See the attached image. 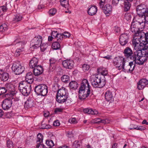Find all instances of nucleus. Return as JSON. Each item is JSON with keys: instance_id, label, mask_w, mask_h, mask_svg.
Returning a JSON list of instances; mask_svg holds the SVG:
<instances>
[{"instance_id": "nucleus-1", "label": "nucleus", "mask_w": 148, "mask_h": 148, "mask_svg": "<svg viewBox=\"0 0 148 148\" xmlns=\"http://www.w3.org/2000/svg\"><path fill=\"white\" fill-rule=\"evenodd\" d=\"M79 98L80 99H84L90 94V90L88 81L84 79L82 81L79 91Z\"/></svg>"}, {"instance_id": "nucleus-2", "label": "nucleus", "mask_w": 148, "mask_h": 148, "mask_svg": "<svg viewBox=\"0 0 148 148\" xmlns=\"http://www.w3.org/2000/svg\"><path fill=\"white\" fill-rule=\"evenodd\" d=\"M144 19V18L139 17L138 21H136L132 23L131 30L134 34L135 36H138V34L140 32L139 30L144 27L146 22Z\"/></svg>"}, {"instance_id": "nucleus-3", "label": "nucleus", "mask_w": 148, "mask_h": 148, "mask_svg": "<svg viewBox=\"0 0 148 148\" xmlns=\"http://www.w3.org/2000/svg\"><path fill=\"white\" fill-rule=\"evenodd\" d=\"M142 57L141 49H134L130 59L133 60L134 63L139 65H142L145 62L146 58Z\"/></svg>"}, {"instance_id": "nucleus-4", "label": "nucleus", "mask_w": 148, "mask_h": 148, "mask_svg": "<svg viewBox=\"0 0 148 148\" xmlns=\"http://www.w3.org/2000/svg\"><path fill=\"white\" fill-rule=\"evenodd\" d=\"M89 81L92 86L95 88H101L105 84V82L101 80V77L99 75L91 76Z\"/></svg>"}, {"instance_id": "nucleus-5", "label": "nucleus", "mask_w": 148, "mask_h": 148, "mask_svg": "<svg viewBox=\"0 0 148 148\" xmlns=\"http://www.w3.org/2000/svg\"><path fill=\"white\" fill-rule=\"evenodd\" d=\"M68 98L67 94L65 88L60 89L57 91L56 98V101L59 103H64Z\"/></svg>"}, {"instance_id": "nucleus-6", "label": "nucleus", "mask_w": 148, "mask_h": 148, "mask_svg": "<svg viewBox=\"0 0 148 148\" xmlns=\"http://www.w3.org/2000/svg\"><path fill=\"white\" fill-rule=\"evenodd\" d=\"M136 11L138 16L139 17L145 18L148 20V9L144 5H138L136 8Z\"/></svg>"}, {"instance_id": "nucleus-7", "label": "nucleus", "mask_w": 148, "mask_h": 148, "mask_svg": "<svg viewBox=\"0 0 148 148\" xmlns=\"http://www.w3.org/2000/svg\"><path fill=\"white\" fill-rule=\"evenodd\" d=\"M34 91L38 95L45 96L48 92L47 87L45 84H40L35 86Z\"/></svg>"}, {"instance_id": "nucleus-8", "label": "nucleus", "mask_w": 148, "mask_h": 148, "mask_svg": "<svg viewBox=\"0 0 148 148\" xmlns=\"http://www.w3.org/2000/svg\"><path fill=\"white\" fill-rule=\"evenodd\" d=\"M126 60L124 57L119 56L115 57L113 60L112 63L114 66L116 67L120 68L122 69L124 65L126 63Z\"/></svg>"}, {"instance_id": "nucleus-9", "label": "nucleus", "mask_w": 148, "mask_h": 148, "mask_svg": "<svg viewBox=\"0 0 148 148\" xmlns=\"http://www.w3.org/2000/svg\"><path fill=\"white\" fill-rule=\"evenodd\" d=\"M42 41V37L41 36L39 35L35 37L30 43L31 48L34 49L40 47Z\"/></svg>"}, {"instance_id": "nucleus-10", "label": "nucleus", "mask_w": 148, "mask_h": 148, "mask_svg": "<svg viewBox=\"0 0 148 148\" xmlns=\"http://www.w3.org/2000/svg\"><path fill=\"white\" fill-rule=\"evenodd\" d=\"M12 70L16 75H19L21 74L24 71L25 68L18 63L14 62L12 66Z\"/></svg>"}, {"instance_id": "nucleus-11", "label": "nucleus", "mask_w": 148, "mask_h": 148, "mask_svg": "<svg viewBox=\"0 0 148 148\" xmlns=\"http://www.w3.org/2000/svg\"><path fill=\"white\" fill-rule=\"evenodd\" d=\"M17 43H18L19 46L21 45L22 46L21 48H18L15 51L14 53V55L15 56L17 57L19 56L21 54V52H22L23 51L24 49V46L25 45V43L23 42H20L19 40V39L18 38L15 39L14 41L13 42L12 44V45H15Z\"/></svg>"}, {"instance_id": "nucleus-12", "label": "nucleus", "mask_w": 148, "mask_h": 148, "mask_svg": "<svg viewBox=\"0 0 148 148\" xmlns=\"http://www.w3.org/2000/svg\"><path fill=\"white\" fill-rule=\"evenodd\" d=\"M135 64L134 62H130L128 64L124 65L122 68L123 71L125 73H132L134 70L135 67Z\"/></svg>"}, {"instance_id": "nucleus-13", "label": "nucleus", "mask_w": 148, "mask_h": 148, "mask_svg": "<svg viewBox=\"0 0 148 148\" xmlns=\"http://www.w3.org/2000/svg\"><path fill=\"white\" fill-rule=\"evenodd\" d=\"M138 34L140 39H142L143 38H145V41H143V43H141V45H148V32H147L145 30L141 31Z\"/></svg>"}, {"instance_id": "nucleus-14", "label": "nucleus", "mask_w": 148, "mask_h": 148, "mask_svg": "<svg viewBox=\"0 0 148 148\" xmlns=\"http://www.w3.org/2000/svg\"><path fill=\"white\" fill-rule=\"evenodd\" d=\"M129 40V36L128 34H123L120 37L119 42L121 45L123 46L125 45Z\"/></svg>"}, {"instance_id": "nucleus-15", "label": "nucleus", "mask_w": 148, "mask_h": 148, "mask_svg": "<svg viewBox=\"0 0 148 148\" xmlns=\"http://www.w3.org/2000/svg\"><path fill=\"white\" fill-rule=\"evenodd\" d=\"M64 68L69 69H71L74 66V62L72 60H64L62 63Z\"/></svg>"}, {"instance_id": "nucleus-16", "label": "nucleus", "mask_w": 148, "mask_h": 148, "mask_svg": "<svg viewBox=\"0 0 148 148\" xmlns=\"http://www.w3.org/2000/svg\"><path fill=\"white\" fill-rule=\"evenodd\" d=\"M148 84V81L145 79H142L137 83V88L139 90H143Z\"/></svg>"}, {"instance_id": "nucleus-17", "label": "nucleus", "mask_w": 148, "mask_h": 148, "mask_svg": "<svg viewBox=\"0 0 148 148\" xmlns=\"http://www.w3.org/2000/svg\"><path fill=\"white\" fill-rule=\"evenodd\" d=\"M12 104L11 100L10 99H6L3 101L2 105V108L4 110H8L11 107Z\"/></svg>"}, {"instance_id": "nucleus-18", "label": "nucleus", "mask_w": 148, "mask_h": 148, "mask_svg": "<svg viewBox=\"0 0 148 148\" xmlns=\"http://www.w3.org/2000/svg\"><path fill=\"white\" fill-rule=\"evenodd\" d=\"M33 69V74L35 76L40 75L42 74L43 71L42 67L40 65H38L37 67H36Z\"/></svg>"}, {"instance_id": "nucleus-19", "label": "nucleus", "mask_w": 148, "mask_h": 148, "mask_svg": "<svg viewBox=\"0 0 148 148\" xmlns=\"http://www.w3.org/2000/svg\"><path fill=\"white\" fill-rule=\"evenodd\" d=\"M35 106V102L31 98H29L25 103L24 107L27 109L34 107Z\"/></svg>"}, {"instance_id": "nucleus-20", "label": "nucleus", "mask_w": 148, "mask_h": 148, "mask_svg": "<svg viewBox=\"0 0 148 148\" xmlns=\"http://www.w3.org/2000/svg\"><path fill=\"white\" fill-rule=\"evenodd\" d=\"M28 86L22 90H19L22 94L25 96H27L30 92L31 90V86L30 84H28Z\"/></svg>"}, {"instance_id": "nucleus-21", "label": "nucleus", "mask_w": 148, "mask_h": 148, "mask_svg": "<svg viewBox=\"0 0 148 148\" xmlns=\"http://www.w3.org/2000/svg\"><path fill=\"white\" fill-rule=\"evenodd\" d=\"M142 57L147 58L148 57V45H144L141 48Z\"/></svg>"}, {"instance_id": "nucleus-22", "label": "nucleus", "mask_w": 148, "mask_h": 148, "mask_svg": "<svg viewBox=\"0 0 148 148\" xmlns=\"http://www.w3.org/2000/svg\"><path fill=\"white\" fill-rule=\"evenodd\" d=\"M140 42L138 38H136L133 40L132 43L134 49H140V48L143 46L144 45H141V43H143V42H141L139 44Z\"/></svg>"}, {"instance_id": "nucleus-23", "label": "nucleus", "mask_w": 148, "mask_h": 148, "mask_svg": "<svg viewBox=\"0 0 148 148\" xmlns=\"http://www.w3.org/2000/svg\"><path fill=\"white\" fill-rule=\"evenodd\" d=\"M133 53L132 50L128 47L126 48L123 51V53L125 57L130 59V57L132 56Z\"/></svg>"}, {"instance_id": "nucleus-24", "label": "nucleus", "mask_w": 148, "mask_h": 148, "mask_svg": "<svg viewBox=\"0 0 148 148\" xmlns=\"http://www.w3.org/2000/svg\"><path fill=\"white\" fill-rule=\"evenodd\" d=\"M9 78V75L8 73L3 72L2 70H0V79L3 81H7Z\"/></svg>"}, {"instance_id": "nucleus-25", "label": "nucleus", "mask_w": 148, "mask_h": 148, "mask_svg": "<svg viewBox=\"0 0 148 148\" xmlns=\"http://www.w3.org/2000/svg\"><path fill=\"white\" fill-rule=\"evenodd\" d=\"M97 10V7L95 5H91L88 10V13L90 15L93 16L96 14Z\"/></svg>"}, {"instance_id": "nucleus-26", "label": "nucleus", "mask_w": 148, "mask_h": 148, "mask_svg": "<svg viewBox=\"0 0 148 148\" xmlns=\"http://www.w3.org/2000/svg\"><path fill=\"white\" fill-rule=\"evenodd\" d=\"M38 62V59L36 58H33L30 61L29 66L31 68L33 69L37 67L38 65H37Z\"/></svg>"}, {"instance_id": "nucleus-27", "label": "nucleus", "mask_w": 148, "mask_h": 148, "mask_svg": "<svg viewBox=\"0 0 148 148\" xmlns=\"http://www.w3.org/2000/svg\"><path fill=\"white\" fill-rule=\"evenodd\" d=\"M26 82H27L28 84H32L34 81L33 75L31 72L27 73L25 77Z\"/></svg>"}, {"instance_id": "nucleus-28", "label": "nucleus", "mask_w": 148, "mask_h": 148, "mask_svg": "<svg viewBox=\"0 0 148 148\" xmlns=\"http://www.w3.org/2000/svg\"><path fill=\"white\" fill-rule=\"evenodd\" d=\"M97 71L99 74L100 75H102L103 76H106L108 73L107 70L105 68L102 67H101L97 69Z\"/></svg>"}, {"instance_id": "nucleus-29", "label": "nucleus", "mask_w": 148, "mask_h": 148, "mask_svg": "<svg viewBox=\"0 0 148 148\" xmlns=\"http://www.w3.org/2000/svg\"><path fill=\"white\" fill-rule=\"evenodd\" d=\"M112 10V7L109 4H106L104 7V12L106 14L110 13Z\"/></svg>"}, {"instance_id": "nucleus-30", "label": "nucleus", "mask_w": 148, "mask_h": 148, "mask_svg": "<svg viewBox=\"0 0 148 148\" xmlns=\"http://www.w3.org/2000/svg\"><path fill=\"white\" fill-rule=\"evenodd\" d=\"M105 98L107 101L112 100L113 96L112 93L110 91H106L105 94Z\"/></svg>"}, {"instance_id": "nucleus-31", "label": "nucleus", "mask_w": 148, "mask_h": 148, "mask_svg": "<svg viewBox=\"0 0 148 148\" xmlns=\"http://www.w3.org/2000/svg\"><path fill=\"white\" fill-rule=\"evenodd\" d=\"M70 88L73 89H76L78 87V84L77 82L75 81L71 82L69 83Z\"/></svg>"}, {"instance_id": "nucleus-32", "label": "nucleus", "mask_w": 148, "mask_h": 148, "mask_svg": "<svg viewBox=\"0 0 148 148\" xmlns=\"http://www.w3.org/2000/svg\"><path fill=\"white\" fill-rule=\"evenodd\" d=\"M94 123H102L104 124H106L108 123L107 119L101 120L99 118H96L94 119Z\"/></svg>"}, {"instance_id": "nucleus-33", "label": "nucleus", "mask_w": 148, "mask_h": 148, "mask_svg": "<svg viewBox=\"0 0 148 148\" xmlns=\"http://www.w3.org/2000/svg\"><path fill=\"white\" fill-rule=\"evenodd\" d=\"M28 84L27 82L23 81L21 82L19 84L18 86V89L20 90H22L23 88H26V86H28Z\"/></svg>"}, {"instance_id": "nucleus-34", "label": "nucleus", "mask_w": 148, "mask_h": 148, "mask_svg": "<svg viewBox=\"0 0 148 148\" xmlns=\"http://www.w3.org/2000/svg\"><path fill=\"white\" fill-rule=\"evenodd\" d=\"M22 18V16L19 14H16L14 17L13 21L15 22H17L21 21Z\"/></svg>"}, {"instance_id": "nucleus-35", "label": "nucleus", "mask_w": 148, "mask_h": 148, "mask_svg": "<svg viewBox=\"0 0 148 148\" xmlns=\"http://www.w3.org/2000/svg\"><path fill=\"white\" fill-rule=\"evenodd\" d=\"M130 3V2L124 0V4L125 11H127L130 10L131 7V4Z\"/></svg>"}, {"instance_id": "nucleus-36", "label": "nucleus", "mask_w": 148, "mask_h": 148, "mask_svg": "<svg viewBox=\"0 0 148 148\" xmlns=\"http://www.w3.org/2000/svg\"><path fill=\"white\" fill-rule=\"evenodd\" d=\"M46 144L48 147L47 148H54L53 147L54 146V144L52 140H46Z\"/></svg>"}, {"instance_id": "nucleus-37", "label": "nucleus", "mask_w": 148, "mask_h": 148, "mask_svg": "<svg viewBox=\"0 0 148 148\" xmlns=\"http://www.w3.org/2000/svg\"><path fill=\"white\" fill-rule=\"evenodd\" d=\"M60 47V45L59 42H57L56 41L54 42L52 45V48L55 50L59 49Z\"/></svg>"}, {"instance_id": "nucleus-38", "label": "nucleus", "mask_w": 148, "mask_h": 148, "mask_svg": "<svg viewBox=\"0 0 148 148\" xmlns=\"http://www.w3.org/2000/svg\"><path fill=\"white\" fill-rule=\"evenodd\" d=\"M61 79L62 81L64 82L67 83L69 81L70 77L68 75H64L61 77Z\"/></svg>"}, {"instance_id": "nucleus-39", "label": "nucleus", "mask_w": 148, "mask_h": 148, "mask_svg": "<svg viewBox=\"0 0 148 148\" xmlns=\"http://www.w3.org/2000/svg\"><path fill=\"white\" fill-rule=\"evenodd\" d=\"M5 88L7 89V90H8L10 91H13V90L14 88L13 85L10 83H6L5 85Z\"/></svg>"}, {"instance_id": "nucleus-40", "label": "nucleus", "mask_w": 148, "mask_h": 148, "mask_svg": "<svg viewBox=\"0 0 148 148\" xmlns=\"http://www.w3.org/2000/svg\"><path fill=\"white\" fill-rule=\"evenodd\" d=\"M60 3L61 5L65 8L69 7V3L68 0H60Z\"/></svg>"}, {"instance_id": "nucleus-41", "label": "nucleus", "mask_w": 148, "mask_h": 148, "mask_svg": "<svg viewBox=\"0 0 148 148\" xmlns=\"http://www.w3.org/2000/svg\"><path fill=\"white\" fill-rule=\"evenodd\" d=\"M8 26L5 24H3L0 26V32H3L7 30Z\"/></svg>"}, {"instance_id": "nucleus-42", "label": "nucleus", "mask_w": 148, "mask_h": 148, "mask_svg": "<svg viewBox=\"0 0 148 148\" xmlns=\"http://www.w3.org/2000/svg\"><path fill=\"white\" fill-rule=\"evenodd\" d=\"M80 145L81 142L77 140L74 142L72 146L73 148H80Z\"/></svg>"}, {"instance_id": "nucleus-43", "label": "nucleus", "mask_w": 148, "mask_h": 148, "mask_svg": "<svg viewBox=\"0 0 148 148\" xmlns=\"http://www.w3.org/2000/svg\"><path fill=\"white\" fill-rule=\"evenodd\" d=\"M63 38V36L61 34H59L58 35L54 38L55 40H57V42H61Z\"/></svg>"}, {"instance_id": "nucleus-44", "label": "nucleus", "mask_w": 148, "mask_h": 148, "mask_svg": "<svg viewBox=\"0 0 148 148\" xmlns=\"http://www.w3.org/2000/svg\"><path fill=\"white\" fill-rule=\"evenodd\" d=\"M37 140L36 141V143L43 142V136L42 135L40 134L39 133L37 135Z\"/></svg>"}, {"instance_id": "nucleus-45", "label": "nucleus", "mask_w": 148, "mask_h": 148, "mask_svg": "<svg viewBox=\"0 0 148 148\" xmlns=\"http://www.w3.org/2000/svg\"><path fill=\"white\" fill-rule=\"evenodd\" d=\"M7 148H13L14 147L13 142L10 140H8L6 142Z\"/></svg>"}, {"instance_id": "nucleus-46", "label": "nucleus", "mask_w": 148, "mask_h": 148, "mask_svg": "<svg viewBox=\"0 0 148 148\" xmlns=\"http://www.w3.org/2000/svg\"><path fill=\"white\" fill-rule=\"evenodd\" d=\"M48 46V45L47 43H41L40 46L41 51H44L47 47Z\"/></svg>"}, {"instance_id": "nucleus-47", "label": "nucleus", "mask_w": 148, "mask_h": 148, "mask_svg": "<svg viewBox=\"0 0 148 148\" xmlns=\"http://www.w3.org/2000/svg\"><path fill=\"white\" fill-rule=\"evenodd\" d=\"M131 15L130 13H126L124 15V19L129 21L131 19Z\"/></svg>"}, {"instance_id": "nucleus-48", "label": "nucleus", "mask_w": 148, "mask_h": 148, "mask_svg": "<svg viewBox=\"0 0 148 148\" xmlns=\"http://www.w3.org/2000/svg\"><path fill=\"white\" fill-rule=\"evenodd\" d=\"M83 112L85 113H87L88 114H92V113H93L92 110L91 109L88 108H86L84 109L83 110Z\"/></svg>"}, {"instance_id": "nucleus-49", "label": "nucleus", "mask_w": 148, "mask_h": 148, "mask_svg": "<svg viewBox=\"0 0 148 148\" xmlns=\"http://www.w3.org/2000/svg\"><path fill=\"white\" fill-rule=\"evenodd\" d=\"M36 148H46L45 146L42 143L39 142L37 143Z\"/></svg>"}, {"instance_id": "nucleus-50", "label": "nucleus", "mask_w": 148, "mask_h": 148, "mask_svg": "<svg viewBox=\"0 0 148 148\" xmlns=\"http://www.w3.org/2000/svg\"><path fill=\"white\" fill-rule=\"evenodd\" d=\"M56 12V10L55 9H51L49 10V13L50 16L54 15Z\"/></svg>"}, {"instance_id": "nucleus-51", "label": "nucleus", "mask_w": 148, "mask_h": 148, "mask_svg": "<svg viewBox=\"0 0 148 148\" xmlns=\"http://www.w3.org/2000/svg\"><path fill=\"white\" fill-rule=\"evenodd\" d=\"M63 110V109L61 108H57L55 109L54 112L56 114H59L62 112Z\"/></svg>"}, {"instance_id": "nucleus-52", "label": "nucleus", "mask_w": 148, "mask_h": 148, "mask_svg": "<svg viewBox=\"0 0 148 148\" xmlns=\"http://www.w3.org/2000/svg\"><path fill=\"white\" fill-rule=\"evenodd\" d=\"M56 68L55 65L50 64L49 72H53Z\"/></svg>"}, {"instance_id": "nucleus-53", "label": "nucleus", "mask_w": 148, "mask_h": 148, "mask_svg": "<svg viewBox=\"0 0 148 148\" xmlns=\"http://www.w3.org/2000/svg\"><path fill=\"white\" fill-rule=\"evenodd\" d=\"M82 68L83 70L85 71L88 70L89 69L90 66L88 65L84 64L83 65Z\"/></svg>"}, {"instance_id": "nucleus-54", "label": "nucleus", "mask_w": 148, "mask_h": 148, "mask_svg": "<svg viewBox=\"0 0 148 148\" xmlns=\"http://www.w3.org/2000/svg\"><path fill=\"white\" fill-rule=\"evenodd\" d=\"M7 9V8L5 6H3L0 7V15L1 14L2 12L6 11Z\"/></svg>"}, {"instance_id": "nucleus-55", "label": "nucleus", "mask_w": 148, "mask_h": 148, "mask_svg": "<svg viewBox=\"0 0 148 148\" xmlns=\"http://www.w3.org/2000/svg\"><path fill=\"white\" fill-rule=\"evenodd\" d=\"M135 128L137 130L143 131L145 130L146 129V127L144 126H136V128Z\"/></svg>"}, {"instance_id": "nucleus-56", "label": "nucleus", "mask_w": 148, "mask_h": 148, "mask_svg": "<svg viewBox=\"0 0 148 148\" xmlns=\"http://www.w3.org/2000/svg\"><path fill=\"white\" fill-rule=\"evenodd\" d=\"M69 121L71 123L75 124L77 123V121L75 118H71L69 120Z\"/></svg>"}, {"instance_id": "nucleus-57", "label": "nucleus", "mask_w": 148, "mask_h": 148, "mask_svg": "<svg viewBox=\"0 0 148 148\" xmlns=\"http://www.w3.org/2000/svg\"><path fill=\"white\" fill-rule=\"evenodd\" d=\"M62 34L64 37L66 38H69L70 36V34L68 32H64L63 34Z\"/></svg>"}, {"instance_id": "nucleus-58", "label": "nucleus", "mask_w": 148, "mask_h": 148, "mask_svg": "<svg viewBox=\"0 0 148 148\" xmlns=\"http://www.w3.org/2000/svg\"><path fill=\"white\" fill-rule=\"evenodd\" d=\"M58 34H59L57 31H53L51 32V36H54V38H55Z\"/></svg>"}, {"instance_id": "nucleus-59", "label": "nucleus", "mask_w": 148, "mask_h": 148, "mask_svg": "<svg viewBox=\"0 0 148 148\" xmlns=\"http://www.w3.org/2000/svg\"><path fill=\"white\" fill-rule=\"evenodd\" d=\"M50 64L55 65V63L56 62V60L55 59L53 58H52L49 60Z\"/></svg>"}, {"instance_id": "nucleus-60", "label": "nucleus", "mask_w": 148, "mask_h": 148, "mask_svg": "<svg viewBox=\"0 0 148 148\" xmlns=\"http://www.w3.org/2000/svg\"><path fill=\"white\" fill-rule=\"evenodd\" d=\"M53 125L55 126H59L60 125L59 121L58 120L55 121L53 123Z\"/></svg>"}, {"instance_id": "nucleus-61", "label": "nucleus", "mask_w": 148, "mask_h": 148, "mask_svg": "<svg viewBox=\"0 0 148 148\" xmlns=\"http://www.w3.org/2000/svg\"><path fill=\"white\" fill-rule=\"evenodd\" d=\"M119 0H112V3L114 5L116 6L119 3Z\"/></svg>"}, {"instance_id": "nucleus-62", "label": "nucleus", "mask_w": 148, "mask_h": 148, "mask_svg": "<svg viewBox=\"0 0 148 148\" xmlns=\"http://www.w3.org/2000/svg\"><path fill=\"white\" fill-rule=\"evenodd\" d=\"M67 137L69 138L73 137V135L71 132H67Z\"/></svg>"}, {"instance_id": "nucleus-63", "label": "nucleus", "mask_w": 148, "mask_h": 148, "mask_svg": "<svg viewBox=\"0 0 148 148\" xmlns=\"http://www.w3.org/2000/svg\"><path fill=\"white\" fill-rule=\"evenodd\" d=\"M51 127V126L47 124L43 127V129H48Z\"/></svg>"}, {"instance_id": "nucleus-64", "label": "nucleus", "mask_w": 148, "mask_h": 148, "mask_svg": "<svg viewBox=\"0 0 148 148\" xmlns=\"http://www.w3.org/2000/svg\"><path fill=\"white\" fill-rule=\"evenodd\" d=\"M104 3H102V2H100L99 3V6H100V8L101 9H102L103 10V8L104 7H103V5H104Z\"/></svg>"}]
</instances>
